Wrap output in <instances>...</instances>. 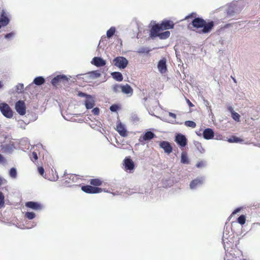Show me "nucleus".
Wrapping results in <instances>:
<instances>
[{"mask_svg":"<svg viewBox=\"0 0 260 260\" xmlns=\"http://www.w3.org/2000/svg\"><path fill=\"white\" fill-rule=\"evenodd\" d=\"M192 26L198 29L202 28L200 33L206 34L210 32L214 26V22L212 21L206 22L200 17L194 18L191 21Z\"/></svg>","mask_w":260,"mask_h":260,"instance_id":"1","label":"nucleus"},{"mask_svg":"<svg viewBox=\"0 0 260 260\" xmlns=\"http://www.w3.org/2000/svg\"><path fill=\"white\" fill-rule=\"evenodd\" d=\"M113 63L119 69H124L128 65V61L124 57L118 56L113 59Z\"/></svg>","mask_w":260,"mask_h":260,"instance_id":"2","label":"nucleus"},{"mask_svg":"<svg viewBox=\"0 0 260 260\" xmlns=\"http://www.w3.org/2000/svg\"><path fill=\"white\" fill-rule=\"evenodd\" d=\"M0 111L3 115L8 118H11L13 115V112L10 106L5 103L0 104Z\"/></svg>","mask_w":260,"mask_h":260,"instance_id":"3","label":"nucleus"},{"mask_svg":"<svg viewBox=\"0 0 260 260\" xmlns=\"http://www.w3.org/2000/svg\"><path fill=\"white\" fill-rule=\"evenodd\" d=\"M240 10V9L238 6V3L233 2L229 6L227 10V15L230 17L233 16L236 14L238 13Z\"/></svg>","mask_w":260,"mask_h":260,"instance_id":"4","label":"nucleus"},{"mask_svg":"<svg viewBox=\"0 0 260 260\" xmlns=\"http://www.w3.org/2000/svg\"><path fill=\"white\" fill-rule=\"evenodd\" d=\"M205 181L204 177H199L192 180L189 184V188L191 190L196 189L197 188L202 186Z\"/></svg>","mask_w":260,"mask_h":260,"instance_id":"5","label":"nucleus"},{"mask_svg":"<svg viewBox=\"0 0 260 260\" xmlns=\"http://www.w3.org/2000/svg\"><path fill=\"white\" fill-rule=\"evenodd\" d=\"M15 110L20 115H24L26 113L25 104L23 101H18L15 104Z\"/></svg>","mask_w":260,"mask_h":260,"instance_id":"6","label":"nucleus"},{"mask_svg":"<svg viewBox=\"0 0 260 260\" xmlns=\"http://www.w3.org/2000/svg\"><path fill=\"white\" fill-rule=\"evenodd\" d=\"M82 190L88 193H96L101 192L102 189L97 187L90 185L83 186L81 188Z\"/></svg>","mask_w":260,"mask_h":260,"instance_id":"7","label":"nucleus"},{"mask_svg":"<svg viewBox=\"0 0 260 260\" xmlns=\"http://www.w3.org/2000/svg\"><path fill=\"white\" fill-rule=\"evenodd\" d=\"M9 22V15L3 10L0 17V28L2 26H5L8 25Z\"/></svg>","mask_w":260,"mask_h":260,"instance_id":"8","label":"nucleus"},{"mask_svg":"<svg viewBox=\"0 0 260 260\" xmlns=\"http://www.w3.org/2000/svg\"><path fill=\"white\" fill-rule=\"evenodd\" d=\"M69 78L64 75H59L54 77L51 80V84L56 86L58 83L64 81H68Z\"/></svg>","mask_w":260,"mask_h":260,"instance_id":"9","label":"nucleus"},{"mask_svg":"<svg viewBox=\"0 0 260 260\" xmlns=\"http://www.w3.org/2000/svg\"><path fill=\"white\" fill-rule=\"evenodd\" d=\"M222 242L223 247L225 251H228L229 248L233 245V239L232 238H228L225 237V234H224L222 237Z\"/></svg>","mask_w":260,"mask_h":260,"instance_id":"10","label":"nucleus"},{"mask_svg":"<svg viewBox=\"0 0 260 260\" xmlns=\"http://www.w3.org/2000/svg\"><path fill=\"white\" fill-rule=\"evenodd\" d=\"M176 142L181 147H184L187 144V139L184 135L178 134L175 137Z\"/></svg>","mask_w":260,"mask_h":260,"instance_id":"11","label":"nucleus"},{"mask_svg":"<svg viewBox=\"0 0 260 260\" xmlns=\"http://www.w3.org/2000/svg\"><path fill=\"white\" fill-rule=\"evenodd\" d=\"M25 206L35 210H40L43 208V206L38 203L32 201H29L25 203Z\"/></svg>","mask_w":260,"mask_h":260,"instance_id":"12","label":"nucleus"},{"mask_svg":"<svg viewBox=\"0 0 260 260\" xmlns=\"http://www.w3.org/2000/svg\"><path fill=\"white\" fill-rule=\"evenodd\" d=\"M159 146L161 148L163 149L165 152L168 154H170L172 151V147L170 143L167 141H161L159 143Z\"/></svg>","mask_w":260,"mask_h":260,"instance_id":"13","label":"nucleus"},{"mask_svg":"<svg viewBox=\"0 0 260 260\" xmlns=\"http://www.w3.org/2000/svg\"><path fill=\"white\" fill-rule=\"evenodd\" d=\"M161 30L172 29L174 26V24L171 20H164L159 24Z\"/></svg>","mask_w":260,"mask_h":260,"instance_id":"14","label":"nucleus"},{"mask_svg":"<svg viewBox=\"0 0 260 260\" xmlns=\"http://www.w3.org/2000/svg\"><path fill=\"white\" fill-rule=\"evenodd\" d=\"M84 105L87 109H91L95 106V100L93 96L91 95L87 96V99H85Z\"/></svg>","mask_w":260,"mask_h":260,"instance_id":"15","label":"nucleus"},{"mask_svg":"<svg viewBox=\"0 0 260 260\" xmlns=\"http://www.w3.org/2000/svg\"><path fill=\"white\" fill-rule=\"evenodd\" d=\"M123 165L125 170L129 171L133 170L135 167L134 162L129 157H126L124 159Z\"/></svg>","mask_w":260,"mask_h":260,"instance_id":"16","label":"nucleus"},{"mask_svg":"<svg viewBox=\"0 0 260 260\" xmlns=\"http://www.w3.org/2000/svg\"><path fill=\"white\" fill-rule=\"evenodd\" d=\"M155 136V134L151 131L146 132L142 137L139 139V141L143 143V141L150 140Z\"/></svg>","mask_w":260,"mask_h":260,"instance_id":"17","label":"nucleus"},{"mask_svg":"<svg viewBox=\"0 0 260 260\" xmlns=\"http://www.w3.org/2000/svg\"><path fill=\"white\" fill-rule=\"evenodd\" d=\"M91 63L98 67H101L104 66L106 62V61L100 57H94Z\"/></svg>","mask_w":260,"mask_h":260,"instance_id":"18","label":"nucleus"},{"mask_svg":"<svg viewBox=\"0 0 260 260\" xmlns=\"http://www.w3.org/2000/svg\"><path fill=\"white\" fill-rule=\"evenodd\" d=\"M161 30V29H160L159 24H155L152 26L150 30V37L152 39L158 37V35L159 34L158 32Z\"/></svg>","mask_w":260,"mask_h":260,"instance_id":"19","label":"nucleus"},{"mask_svg":"<svg viewBox=\"0 0 260 260\" xmlns=\"http://www.w3.org/2000/svg\"><path fill=\"white\" fill-rule=\"evenodd\" d=\"M158 71L161 74L166 73L167 71L166 59L163 58L159 61L157 64Z\"/></svg>","mask_w":260,"mask_h":260,"instance_id":"20","label":"nucleus"},{"mask_svg":"<svg viewBox=\"0 0 260 260\" xmlns=\"http://www.w3.org/2000/svg\"><path fill=\"white\" fill-rule=\"evenodd\" d=\"M214 132L210 128H206L203 133V136L205 139L210 140L212 139L214 137Z\"/></svg>","mask_w":260,"mask_h":260,"instance_id":"21","label":"nucleus"},{"mask_svg":"<svg viewBox=\"0 0 260 260\" xmlns=\"http://www.w3.org/2000/svg\"><path fill=\"white\" fill-rule=\"evenodd\" d=\"M116 130L119 135L122 137L127 136V131L123 124L121 123H119L116 126Z\"/></svg>","mask_w":260,"mask_h":260,"instance_id":"22","label":"nucleus"},{"mask_svg":"<svg viewBox=\"0 0 260 260\" xmlns=\"http://www.w3.org/2000/svg\"><path fill=\"white\" fill-rule=\"evenodd\" d=\"M45 82V79L42 76H39L35 78L33 81V82L30 84L28 86L26 87V89H28L31 86L35 84L37 85H41Z\"/></svg>","mask_w":260,"mask_h":260,"instance_id":"23","label":"nucleus"},{"mask_svg":"<svg viewBox=\"0 0 260 260\" xmlns=\"http://www.w3.org/2000/svg\"><path fill=\"white\" fill-rule=\"evenodd\" d=\"M121 92L128 96H131L133 93V89L131 86L127 84L122 85Z\"/></svg>","mask_w":260,"mask_h":260,"instance_id":"24","label":"nucleus"},{"mask_svg":"<svg viewBox=\"0 0 260 260\" xmlns=\"http://www.w3.org/2000/svg\"><path fill=\"white\" fill-rule=\"evenodd\" d=\"M112 77L115 80L118 82H121L123 80V76L122 74L120 72H112L111 74Z\"/></svg>","mask_w":260,"mask_h":260,"instance_id":"25","label":"nucleus"},{"mask_svg":"<svg viewBox=\"0 0 260 260\" xmlns=\"http://www.w3.org/2000/svg\"><path fill=\"white\" fill-rule=\"evenodd\" d=\"M66 182L67 183H71L72 182L75 183L77 182L78 178L76 175L74 174H70L68 177V178H66Z\"/></svg>","mask_w":260,"mask_h":260,"instance_id":"26","label":"nucleus"},{"mask_svg":"<svg viewBox=\"0 0 260 260\" xmlns=\"http://www.w3.org/2000/svg\"><path fill=\"white\" fill-rule=\"evenodd\" d=\"M111 89L113 92L115 93H119L121 92L122 85L119 84H113L111 86Z\"/></svg>","mask_w":260,"mask_h":260,"instance_id":"27","label":"nucleus"},{"mask_svg":"<svg viewBox=\"0 0 260 260\" xmlns=\"http://www.w3.org/2000/svg\"><path fill=\"white\" fill-rule=\"evenodd\" d=\"M116 32V28L114 26L111 27L106 32L107 37L110 39L115 34Z\"/></svg>","mask_w":260,"mask_h":260,"instance_id":"28","label":"nucleus"},{"mask_svg":"<svg viewBox=\"0 0 260 260\" xmlns=\"http://www.w3.org/2000/svg\"><path fill=\"white\" fill-rule=\"evenodd\" d=\"M181 163L184 164H189V160L188 159L187 154L185 152H182L181 153Z\"/></svg>","mask_w":260,"mask_h":260,"instance_id":"29","label":"nucleus"},{"mask_svg":"<svg viewBox=\"0 0 260 260\" xmlns=\"http://www.w3.org/2000/svg\"><path fill=\"white\" fill-rule=\"evenodd\" d=\"M170 35V32L169 31H166L165 32L159 33L158 35V37L160 39H166L169 37Z\"/></svg>","mask_w":260,"mask_h":260,"instance_id":"30","label":"nucleus"},{"mask_svg":"<svg viewBox=\"0 0 260 260\" xmlns=\"http://www.w3.org/2000/svg\"><path fill=\"white\" fill-rule=\"evenodd\" d=\"M17 172L16 169L12 168L9 171V175L12 179H16L17 177Z\"/></svg>","mask_w":260,"mask_h":260,"instance_id":"31","label":"nucleus"},{"mask_svg":"<svg viewBox=\"0 0 260 260\" xmlns=\"http://www.w3.org/2000/svg\"><path fill=\"white\" fill-rule=\"evenodd\" d=\"M150 51L148 48L147 47H140L138 49L137 52L139 53H148Z\"/></svg>","mask_w":260,"mask_h":260,"instance_id":"32","label":"nucleus"},{"mask_svg":"<svg viewBox=\"0 0 260 260\" xmlns=\"http://www.w3.org/2000/svg\"><path fill=\"white\" fill-rule=\"evenodd\" d=\"M228 141L229 143H238L241 142L242 140L235 136H233L232 137L228 139Z\"/></svg>","mask_w":260,"mask_h":260,"instance_id":"33","label":"nucleus"},{"mask_svg":"<svg viewBox=\"0 0 260 260\" xmlns=\"http://www.w3.org/2000/svg\"><path fill=\"white\" fill-rule=\"evenodd\" d=\"M25 217L31 220L35 218L36 214L33 212H27L25 214Z\"/></svg>","mask_w":260,"mask_h":260,"instance_id":"34","label":"nucleus"},{"mask_svg":"<svg viewBox=\"0 0 260 260\" xmlns=\"http://www.w3.org/2000/svg\"><path fill=\"white\" fill-rule=\"evenodd\" d=\"M184 125L191 128H195L196 126V123L193 121H186L184 122Z\"/></svg>","mask_w":260,"mask_h":260,"instance_id":"35","label":"nucleus"},{"mask_svg":"<svg viewBox=\"0 0 260 260\" xmlns=\"http://www.w3.org/2000/svg\"><path fill=\"white\" fill-rule=\"evenodd\" d=\"M90 184L94 186H100L102 184V181L99 179H93L91 180Z\"/></svg>","mask_w":260,"mask_h":260,"instance_id":"36","label":"nucleus"},{"mask_svg":"<svg viewBox=\"0 0 260 260\" xmlns=\"http://www.w3.org/2000/svg\"><path fill=\"white\" fill-rule=\"evenodd\" d=\"M195 145L197 148V149L198 150V151L201 153H205V149H204V148L202 147L201 144L199 142H197L196 144H195Z\"/></svg>","mask_w":260,"mask_h":260,"instance_id":"37","label":"nucleus"},{"mask_svg":"<svg viewBox=\"0 0 260 260\" xmlns=\"http://www.w3.org/2000/svg\"><path fill=\"white\" fill-rule=\"evenodd\" d=\"M237 221H238V222L241 224V225H243L245 223V221H246V218H245V216L244 215H240L237 219Z\"/></svg>","mask_w":260,"mask_h":260,"instance_id":"38","label":"nucleus"},{"mask_svg":"<svg viewBox=\"0 0 260 260\" xmlns=\"http://www.w3.org/2000/svg\"><path fill=\"white\" fill-rule=\"evenodd\" d=\"M24 85L22 83H19L15 86V91L18 93L22 92V91L23 89Z\"/></svg>","mask_w":260,"mask_h":260,"instance_id":"39","label":"nucleus"},{"mask_svg":"<svg viewBox=\"0 0 260 260\" xmlns=\"http://www.w3.org/2000/svg\"><path fill=\"white\" fill-rule=\"evenodd\" d=\"M231 114H232V117L234 120H235L236 121H240V116L238 113H237L235 112H234Z\"/></svg>","mask_w":260,"mask_h":260,"instance_id":"40","label":"nucleus"},{"mask_svg":"<svg viewBox=\"0 0 260 260\" xmlns=\"http://www.w3.org/2000/svg\"><path fill=\"white\" fill-rule=\"evenodd\" d=\"M5 204V197L4 194L0 191V208L4 207Z\"/></svg>","mask_w":260,"mask_h":260,"instance_id":"41","label":"nucleus"},{"mask_svg":"<svg viewBox=\"0 0 260 260\" xmlns=\"http://www.w3.org/2000/svg\"><path fill=\"white\" fill-rule=\"evenodd\" d=\"M169 115L170 117H172V118H173L174 119V120H173V121H171V123H172L179 124H181L182 123V122L179 123V122H176V121L175 120V119H176V115L175 114L173 113H172V112H169Z\"/></svg>","mask_w":260,"mask_h":260,"instance_id":"42","label":"nucleus"},{"mask_svg":"<svg viewBox=\"0 0 260 260\" xmlns=\"http://www.w3.org/2000/svg\"><path fill=\"white\" fill-rule=\"evenodd\" d=\"M206 166V162L204 161H201L198 162L196 164V167L197 168H204Z\"/></svg>","mask_w":260,"mask_h":260,"instance_id":"43","label":"nucleus"},{"mask_svg":"<svg viewBox=\"0 0 260 260\" xmlns=\"http://www.w3.org/2000/svg\"><path fill=\"white\" fill-rule=\"evenodd\" d=\"M18 125L22 129H25L26 124L23 120H20L18 121Z\"/></svg>","mask_w":260,"mask_h":260,"instance_id":"44","label":"nucleus"},{"mask_svg":"<svg viewBox=\"0 0 260 260\" xmlns=\"http://www.w3.org/2000/svg\"><path fill=\"white\" fill-rule=\"evenodd\" d=\"M14 36H15V33L14 32H11L6 34L5 36V38L7 39H11V38L14 37Z\"/></svg>","mask_w":260,"mask_h":260,"instance_id":"45","label":"nucleus"},{"mask_svg":"<svg viewBox=\"0 0 260 260\" xmlns=\"http://www.w3.org/2000/svg\"><path fill=\"white\" fill-rule=\"evenodd\" d=\"M118 109V106L117 105H112L110 107V110L112 112H116Z\"/></svg>","mask_w":260,"mask_h":260,"instance_id":"46","label":"nucleus"},{"mask_svg":"<svg viewBox=\"0 0 260 260\" xmlns=\"http://www.w3.org/2000/svg\"><path fill=\"white\" fill-rule=\"evenodd\" d=\"M92 113L95 115H98L100 113V109L96 107L92 109Z\"/></svg>","mask_w":260,"mask_h":260,"instance_id":"47","label":"nucleus"},{"mask_svg":"<svg viewBox=\"0 0 260 260\" xmlns=\"http://www.w3.org/2000/svg\"><path fill=\"white\" fill-rule=\"evenodd\" d=\"M197 14L196 13H192L186 16L185 18V19H187L190 18H197L196 17Z\"/></svg>","mask_w":260,"mask_h":260,"instance_id":"48","label":"nucleus"},{"mask_svg":"<svg viewBox=\"0 0 260 260\" xmlns=\"http://www.w3.org/2000/svg\"><path fill=\"white\" fill-rule=\"evenodd\" d=\"M241 210V208H237L236 209H235L232 213V214L231 215V216L230 217V218H231L232 217V216H233L235 214H236L237 213H238V212H239L240 211V210Z\"/></svg>","mask_w":260,"mask_h":260,"instance_id":"49","label":"nucleus"},{"mask_svg":"<svg viewBox=\"0 0 260 260\" xmlns=\"http://www.w3.org/2000/svg\"><path fill=\"white\" fill-rule=\"evenodd\" d=\"M78 96L80 97H85L86 99H87V96H89L90 95L87 94L84 92H79L78 93Z\"/></svg>","mask_w":260,"mask_h":260,"instance_id":"50","label":"nucleus"},{"mask_svg":"<svg viewBox=\"0 0 260 260\" xmlns=\"http://www.w3.org/2000/svg\"><path fill=\"white\" fill-rule=\"evenodd\" d=\"M38 172H39V173H40V175L43 176L44 173V168L42 167H39L38 168Z\"/></svg>","mask_w":260,"mask_h":260,"instance_id":"51","label":"nucleus"},{"mask_svg":"<svg viewBox=\"0 0 260 260\" xmlns=\"http://www.w3.org/2000/svg\"><path fill=\"white\" fill-rule=\"evenodd\" d=\"M6 180H5L4 178H3L0 176V185L6 183Z\"/></svg>","mask_w":260,"mask_h":260,"instance_id":"52","label":"nucleus"},{"mask_svg":"<svg viewBox=\"0 0 260 260\" xmlns=\"http://www.w3.org/2000/svg\"><path fill=\"white\" fill-rule=\"evenodd\" d=\"M94 75V76L96 78L99 77L101 76V74L97 72H93L91 73Z\"/></svg>","mask_w":260,"mask_h":260,"instance_id":"53","label":"nucleus"},{"mask_svg":"<svg viewBox=\"0 0 260 260\" xmlns=\"http://www.w3.org/2000/svg\"><path fill=\"white\" fill-rule=\"evenodd\" d=\"M32 156L33 158L35 160H37V159H38V155H37V153L36 152H32Z\"/></svg>","mask_w":260,"mask_h":260,"instance_id":"54","label":"nucleus"},{"mask_svg":"<svg viewBox=\"0 0 260 260\" xmlns=\"http://www.w3.org/2000/svg\"><path fill=\"white\" fill-rule=\"evenodd\" d=\"M132 119L134 121L136 122L139 121V118L137 116V115H135L132 116Z\"/></svg>","mask_w":260,"mask_h":260,"instance_id":"55","label":"nucleus"},{"mask_svg":"<svg viewBox=\"0 0 260 260\" xmlns=\"http://www.w3.org/2000/svg\"><path fill=\"white\" fill-rule=\"evenodd\" d=\"M228 109L229 111L231 113V114L233 113V112H235L233 108L231 106H228Z\"/></svg>","mask_w":260,"mask_h":260,"instance_id":"56","label":"nucleus"},{"mask_svg":"<svg viewBox=\"0 0 260 260\" xmlns=\"http://www.w3.org/2000/svg\"><path fill=\"white\" fill-rule=\"evenodd\" d=\"M187 102L190 107H192L193 106V104L189 101V100H187Z\"/></svg>","mask_w":260,"mask_h":260,"instance_id":"57","label":"nucleus"},{"mask_svg":"<svg viewBox=\"0 0 260 260\" xmlns=\"http://www.w3.org/2000/svg\"><path fill=\"white\" fill-rule=\"evenodd\" d=\"M3 160H4V157H3V155L1 154H0V162L3 161Z\"/></svg>","mask_w":260,"mask_h":260,"instance_id":"58","label":"nucleus"},{"mask_svg":"<svg viewBox=\"0 0 260 260\" xmlns=\"http://www.w3.org/2000/svg\"><path fill=\"white\" fill-rule=\"evenodd\" d=\"M225 234V237H227L228 238H229V236H228V233H226V231H225L224 232H223V234Z\"/></svg>","mask_w":260,"mask_h":260,"instance_id":"59","label":"nucleus"},{"mask_svg":"<svg viewBox=\"0 0 260 260\" xmlns=\"http://www.w3.org/2000/svg\"><path fill=\"white\" fill-rule=\"evenodd\" d=\"M215 139L216 140H221L222 139V138H221V136H219L218 137H217Z\"/></svg>","mask_w":260,"mask_h":260,"instance_id":"60","label":"nucleus"},{"mask_svg":"<svg viewBox=\"0 0 260 260\" xmlns=\"http://www.w3.org/2000/svg\"><path fill=\"white\" fill-rule=\"evenodd\" d=\"M3 86V84H2V82L1 81H0V88H2Z\"/></svg>","mask_w":260,"mask_h":260,"instance_id":"61","label":"nucleus"},{"mask_svg":"<svg viewBox=\"0 0 260 260\" xmlns=\"http://www.w3.org/2000/svg\"><path fill=\"white\" fill-rule=\"evenodd\" d=\"M231 78L233 79V81H234V82L235 83H236V82H236V79H235V78H234V77H233L232 76H231Z\"/></svg>","mask_w":260,"mask_h":260,"instance_id":"62","label":"nucleus"},{"mask_svg":"<svg viewBox=\"0 0 260 260\" xmlns=\"http://www.w3.org/2000/svg\"><path fill=\"white\" fill-rule=\"evenodd\" d=\"M231 25V24H227L225 26V27H228L229 26H230Z\"/></svg>","mask_w":260,"mask_h":260,"instance_id":"63","label":"nucleus"},{"mask_svg":"<svg viewBox=\"0 0 260 260\" xmlns=\"http://www.w3.org/2000/svg\"><path fill=\"white\" fill-rule=\"evenodd\" d=\"M58 176H57L54 179V181H55V180H57L58 179Z\"/></svg>","mask_w":260,"mask_h":260,"instance_id":"64","label":"nucleus"}]
</instances>
